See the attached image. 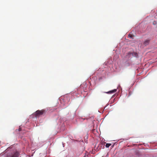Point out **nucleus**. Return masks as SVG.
Masks as SVG:
<instances>
[{
  "instance_id": "1",
  "label": "nucleus",
  "mask_w": 157,
  "mask_h": 157,
  "mask_svg": "<svg viewBox=\"0 0 157 157\" xmlns=\"http://www.w3.org/2000/svg\"><path fill=\"white\" fill-rule=\"evenodd\" d=\"M138 56L137 54L134 52H129L127 53L125 56V60L124 61V65L128 67L131 65L135 59H136Z\"/></svg>"
},
{
  "instance_id": "2",
  "label": "nucleus",
  "mask_w": 157,
  "mask_h": 157,
  "mask_svg": "<svg viewBox=\"0 0 157 157\" xmlns=\"http://www.w3.org/2000/svg\"><path fill=\"white\" fill-rule=\"evenodd\" d=\"M19 154L17 152H14L11 154H8L6 157H18Z\"/></svg>"
},
{
  "instance_id": "3",
  "label": "nucleus",
  "mask_w": 157,
  "mask_h": 157,
  "mask_svg": "<svg viewBox=\"0 0 157 157\" xmlns=\"http://www.w3.org/2000/svg\"><path fill=\"white\" fill-rule=\"evenodd\" d=\"M48 110L47 109H44L40 110V116L42 115L44 116Z\"/></svg>"
},
{
  "instance_id": "4",
  "label": "nucleus",
  "mask_w": 157,
  "mask_h": 157,
  "mask_svg": "<svg viewBox=\"0 0 157 157\" xmlns=\"http://www.w3.org/2000/svg\"><path fill=\"white\" fill-rule=\"evenodd\" d=\"M117 89H114L108 92H104V93L109 94H112L113 93L117 91Z\"/></svg>"
},
{
  "instance_id": "5",
  "label": "nucleus",
  "mask_w": 157,
  "mask_h": 157,
  "mask_svg": "<svg viewBox=\"0 0 157 157\" xmlns=\"http://www.w3.org/2000/svg\"><path fill=\"white\" fill-rule=\"evenodd\" d=\"M34 115H35L36 117H37L39 115V110H37L35 113Z\"/></svg>"
},
{
  "instance_id": "6",
  "label": "nucleus",
  "mask_w": 157,
  "mask_h": 157,
  "mask_svg": "<svg viewBox=\"0 0 157 157\" xmlns=\"http://www.w3.org/2000/svg\"><path fill=\"white\" fill-rule=\"evenodd\" d=\"M134 36H135L134 35H132V34H129L128 35V38L133 39Z\"/></svg>"
},
{
  "instance_id": "7",
  "label": "nucleus",
  "mask_w": 157,
  "mask_h": 157,
  "mask_svg": "<svg viewBox=\"0 0 157 157\" xmlns=\"http://www.w3.org/2000/svg\"><path fill=\"white\" fill-rule=\"evenodd\" d=\"M111 145V144L107 143L105 145V147L107 148H108Z\"/></svg>"
},
{
  "instance_id": "8",
  "label": "nucleus",
  "mask_w": 157,
  "mask_h": 157,
  "mask_svg": "<svg viewBox=\"0 0 157 157\" xmlns=\"http://www.w3.org/2000/svg\"><path fill=\"white\" fill-rule=\"evenodd\" d=\"M149 40H146L144 42V44L145 45L149 43Z\"/></svg>"
},
{
  "instance_id": "9",
  "label": "nucleus",
  "mask_w": 157,
  "mask_h": 157,
  "mask_svg": "<svg viewBox=\"0 0 157 157\" xmlns=\"http://www.w3.org/2000/svg\"><path fill=\"white\" fill-rule=\"evenodd\" d=\"M126 49V48H123L122 49V52H123V53H124V54L125 53V50Z\"/></svg>"
},
{
  "instance_id": "10",
  "label": "nucleus",
  "mask_w": 157,
  "mask_h": 157,
  "mask_svg": "<svg viewBox=\"0 0 157 157\" xmlns=\"http://www.w3.org/2000/svg\"><path fill=\"white\" fill-rule=\"evenodd\" d=\"M105 157H108V154L107 153V154L106 155Z\"/></svg>"
},
{
  "instance_id": "11",
  "label": "nucleus",
  "mask_w": 157,
  "mask_h": 157,
  "mask_svg": "<svg viewBox=\"0 0 157 157\" xmlns=\"http://www.w3.org/2000/svg\"><path fill=\"white\" fill-rule=\"evenodd\" d=\"M75 114V113H74V114H73V116L72 117V118H73Z\"/></svg>"
},
{
  "instance_id": "12",
  "label": "nucleus",
  "mask_w": 157,
  "mask_h": 157,
  "mask_svg": "<svg viewBox=\"0 0 157 157\" xmlns=\"http://www.w3.org/2000/svg\"><path fill=\"white\" fill-rule=\"evenodd\" d=\"M107 62H105L104 63V64H105V65H106V64H107Z\"/></svg>"
},
{
  "instance_id": "13",
  "label": "nucleus",
  "mask_w": 157,
  "mask_h": 157,
  "mask_svg": "<svg viewBox=\"0 0 157 157\" xmlns=\"http://www.w3.org/2000/svg\"><path fill=\"white\" fill-rule=\"evenodd\" d=\"M21 128H19V131H21Z\"/></svg>"
},
{
  "instance_id": "14",
  "label": "nucleus",
  "mask_w": 157,
  "mask_h": 157,
  "mask_svg": "<svg viewBox=\"0 0 157 157\" xmlns=\"http://www.w3.org/2000/svg\"><path fill=\"white\" fill-rule=\"evenodd\" d=\"M155 21H154V22H153V24L154 25H155Z\"/></svg>"
},
{
  "instance_id": "15",
  "label": "nucleus",
  "mask_w": 157,
  "mask_h": 157,
  "mask_svg": "<svg viewBox=\"0 0 157 157\" xmlns=\"http://www.w3.org/2000/svg\"><path fill=\"white\" fill-rule=\"evenodd\" d=\"M84 157H88L87 155L85 156Z\"/></svg>"
},
{
  "instance_id": "16",
  "label": "nucleus",
  "mask_w": 157,
  "mask_h": 157,
  "mask_svg": "<svg viewBox=\"0 0 157 157\" xmlns=\"http://www.w3.org/2000/svg\"><path fill=\"white\" fill-rule=\"evenodd\" d=\"M114 145L112 146V147L113 148V147Z\"/></svg>"
},
{
  "instance_id": "17",
  "label": "nucleus",
  "mask_w": 157,
  "mask_h": 157,
  "mask_svg": "<svg viewBox=\"0 0 157 157\" xmlns=\"http://www.w3.org/2000/svg\"><path fill=\"white\" fill-rule=\"evenodd\" d=\"M108 63H110H110H111V62H109V63L108 62Z\"/></svg>"
},
{
  "instance_id": "18",
  "label": "nucleus",
  "mask_w": 157,
  "mask_h": 157,
  "mask_svg": "<svg viewBox=\"0 0 157 157\" xmlns=\"http://www.w3.org/2000/svg\"><path fill=\"white\" fill-rule=\"evenodd\" d=\"M119 86H119L117 87V88H118V87H119Z\"/></svg>"
}]
</instances>
